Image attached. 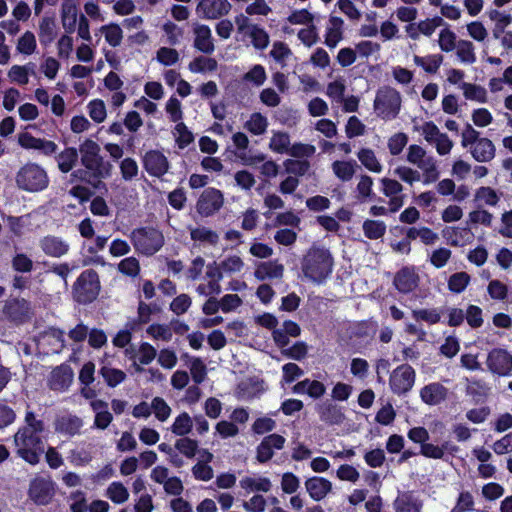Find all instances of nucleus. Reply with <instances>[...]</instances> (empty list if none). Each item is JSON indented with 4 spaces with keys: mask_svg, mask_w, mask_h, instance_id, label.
Returning a JSON list of instances; mask_svg holds the SVG:
<instances>
[{
    "mask_svg": "<svg viewBox=\"0 0 512 512\" xmlns=\"http://www.w3.org/2000/svg\"><path fill=\"white\" fill-rule=\"evenodd\" d=\"M44 431V423L37 419L32 411L25 415V426L20 428L14 436L16 452L19 457L35 465L39 462L43 452V443L39 436Z\"/></svg>",
    "mask_w": 512,
    "mask_h": 512,
    "instance_id": "1",
    "label": "nucleus"
},
{
    "mask_svg": "<svg viewBox=\"0 0 512 512\" xmlns=\"http://www.w3.org/2000/svg\"><path fill=\"white\" fill-rule=\"evenodd\" d=\"M334 260L324 247L312 246L304 255L301 269L304 276L317 284L323 283L332 273Z\"/></svg>",
    "mask_w": 512,
    "mask_h": 512,
    "instance_id": "2",
    "label": "nucleus"
},
{
    "mask_svg": "<svg viewBox=\"0 0 512 512\" xmlns=\"http://www.w3.org/2000/svg\"><path fill=\"white\" fill-rule=\"evenodd\" d=\"M402 107V95L393 87H380L375 94L373 110L376 116L384 121L398 117Z\"/></svg>",
    "mask_w": 512,
    "mask_h": 512,
    "instance_id": "3",
    "label": "nucleus"
},
{
    "mask_svg": "<svg viewBox=\"0 0 512 512\" xmlns=\"http://www.w3.org/2000/svg\"><path fill=\"white\" fill-rule=\"evenodd\" d=\"M82 165L95 177L107 178L111 174L112 165L103 160L100 146L91 139H85L79 146Z\"/></svg>",
    "mask_w": 512,
    "mask_h": 512,
    "instance_id": "4",
    "label": "nucleus"
},
{
    "mask_svg": "<svg viewBox=\"0 0 512 512\" xmlns=\"http://www.w3.org/2000/svg\"><path fill=\"white\" fill-rule=\"evenodd\" d=\"M406 161L423 172L424 185H429L439 179L440 172L436 159L428 155L422 146L417 144L410 145L407 149Z\"/></svg>",
    "mask_w": 512,
    "mask_h": 512,
    "instance_id": "5",
    "label": "nucleus"
},
{
    "mask_svg": "<svg viewBox=\"0 0 512 512\" xmlns=\"http://www.w3.org/2000/svg\"><path fill=\"white\" fill-rule=\"evenodd\" d=\"M16 182L25 191L38 192L48 186L49 179L46 171L40 165L28 163L18 171Z\"/></svg>",
    "mask_w": 512,
    "mask_h": 512,
    "instance_id": "6",
    "label": "nucleus"
},
{
    "mask_svg": "<svg viewBox=\"0 0 512 512\" xmlns=\"http://www.w3.org/2000/svg\"><path fill=\"white\" fill-rule=\"evenodd\" d=\"M131 241L136 251L144 255H153L163 246L164 236L154 228H139L132 231Z\"/></svg>",
    "mask_w": 512,
    "mask_h": 512,
    "instance_id": "7",
    "label": "nucleus"
},
{
    "mask_svg": "<svg viewBox=\"0 0 512 512\" xmlns=\"http://www.w3.org/2000/svg\"><path fill=\"white\" fill-rule=\"evenodd\" d=\"M100 291V281L98 274L88 269L83 271L77 278L73 287V295L79 303H90L95 300Z\"/></svg>",
    "mask_w": 512,
    "mask_h": 512,
    "instance_id": "8",
    "label": "nucleus"
},
{
    "mask_svg": "<svg viewBox=\"0 0 512 512\" xmlns=\"http://www.w3.org/2000/svg\"><path fill=\"white\" fill-rule=\"evenodd\" d=\"M414 129L436 149L438 155L445 156L451 152L454 146L453 141L446 133L441 132L433 121H426L420 126H415Z\"/></svg>",
    "mask_w": 512,
    "mask_h": 512,
    "instance_id": "9",
    "label": "nucleus"
},
{
    "mask_svg": "<svg viewBox=\"0 0 512 512\" xmlns=\"http://www.w3.org/2000/svg\"><path fill=\"white\" fill-rule=\"evenodd\" d=\"M415 380L416 372L414 368L408 364H401L391 372L389 386L394 394L401 396L407 394L413 388Z\"/></svg>",
    "mask_w": 512,
    "mask_h": 512,
    "instance_id": "10",
    "label": "nucleus"
},
{
    "mask_svg": "<svg viewBox=\"0 0 512 512\" xmlns=\"http://www.w3.org/2000/svg\"><path fill=\"white\" fill-rule=\"evenodd\" d=\"M224 204V196L222 192L216 188L205 189L196 204L197 212L204 216L209 217L219 211Z\"/></svg>",
    "mask_w": 512,
    "mask_h": 512,
    "instance_id": "11",
    "label": "nucleus"
},
{
    "mask_svg": "<svg viewBox=\"0 0 512 512\" xmlns=\"http://www.w3.org/2000/svg\"><path fill=\"white\" fill-rule=\"evenodd\" d=\"M235 22L238 31L247 35L256 49L263 50L269 45V35L262 27L251 24L245 16L236 17Z\"/></svg>",
    "mask_w": 512,
    "mask_h": 512,
    "instance_id": "12",
    "label": "nucleus"
},
{
    "mask_svg": "<svg viewBox=\"0 0 512 512\" xmlns=\"http://www.w3.org/2000/svg\"><path fill=\"white\" fill-rule=\"evenodd\" d=\"M231 8L228 0H199L195 12L201 19L216 20L227 15Z\"/></svg>",
    "mask_w": 512,
    "mask_h": 512,
    "instance_id": "13",
    "label": "nucleus"
},
{
    "mask_svg": "<svg viewBox=\"0 0 512 512\" xmlns=\"http://www.w3.org/2000/svg\"><path fill=\"white\" fill-rule=\"evenodd\" d=\"M486 364L492 373L499 376L512 375V355L505 349L496 348L491 350Z\"/></svg>",
    "mask_w": 512,
    "mask_h": 512,
    "instance_id": "14",
    "label": "nucleus"
},
{
    "mask_svg": "<svg viewBox=\"0 0 512 512\" xmlns=\"http://www.w3.org/2000/svg\"><path fill=\"white\" fill-rule=\"evenodd\" d=\"M55 494L54 483L48 478H36L30 483L29 497L37 505H47Z\"/></svg>",
    "mask_w": 512,
    "mask_h": 512,
    "instance_id": "15",
    "label": "nucleus"
},
{
    "mask_svg": "<svg viewBox=\"0 0 512 512\" xmlns=\"http://www.w3.org/2000/svg\"><path fill=\"white\" fill-rule=\"evenodd\" d=\"M143 166L151 176L161 177L169 170L167 157L158 150H150L143 157Z\"/></svg>",
    "mask_w": 512,
    "mask_h": 512,
    "instance_id": "16",
    "label": "nucleus"
},
{
    "mask_svg": "<svg viewBox=\"0 0 512 512\" xmlns=\"http://www.w3.org/2000/svg\"><path fill=\"white\" fill-rule=\"evenodd\" d=\"M192 31L194 35V48L205 54L213 53L215 45L210 27L208 25L195 22L192 23Z\"/></svg>",
    "mask_w": 512,
    "mask_h": 512,
    "instance_id": "17",
    "label": "nucleus"
},
{
    "mask_svg": "<svg viewBox=\"0 0 512 512\" xmlns=\"http://www.w3.org/2000/svg\"><path fill=\"white\" fill-rule=\"evenodd\" d=\"M207 281L200 283L196 287V293L203 297H215L222 291L220 280L221 273L214 265H208L206 270Z\"/></svg>",
    "mask_w": 512,
    "mask_h": 512,
    "instance_id": "18",
    "label": "nucleus"
},
{
    "mask_svg": "<svg viewBox=\"0 0 512 512\" xmlns=\"http://www.w3.org/2000/svg\"><path fill=\"white\" fill-rule=\"evenodd\" d=\"M73 378L72 368L68 365H60L51 371L48 378V386L54 391L64 392L72 384Z\"/></svg>",
    "mask_w": 512,
    "mask_h": 512,
    "instance_id": "19",
    "label": "nucleus"
},
{
    "mask_svg": "<svg viewBox=\"0 0 512 512\" xmlns=\"http://www.w3.org/2000/svg\"><path fill=\"white\" fill-rule=\"evenodd\" d=\"M419 280L415 267H404L396 273L393 283L399 292L406 294L418 287Z\"/></svg>",
    "mask_w": 512,
    "mask_h": 512,
    "instance_id": "20",
    "label": "nucleus"
},
{
    "mask_svg": "<svg viewBox=\"0 0 512 512\" xmlns=\"http://www.w3.org/2000/svg\"><path fill=\"white\" fill-rule=\"evenodd\" d=\"M422 499L413 491L399 492L393 501V509L395 512H422Z\"/></svg>",
    "mask_w": 512,
    "mask_h": 512,
    "instance_id": "21",
    "label": "nucleus"
},
{
    "mask_svg": "<svg viewBox=\"0 0 512 512\" xmlns=\"http://www.w3.org/2000/svg\"><path fill=\"white\" fill-rule=\"evenodd\" d=\"M419 396L426 405L436 406L447 399L448 389L439 382H432L420 389Z\"/></svg>",
    "mask_w": 512,
    "mask_h": 512,
    "instance_id": "22",
    "label": "nucleus"
},
{
    "mask_svg": "<svg viewBox=\"0 0 512 512\" xmlns=\"http://www.w3.org/2000/svg\"><path fill=\"white\" fill-rule=\"evenodd\" d=\"M239 486L246 494L268 493L272 489V482L266 476L252 474L243 476L239 481Z\"/></svg>",
    "mask_w": 512,
    "mask_h": 512,
    "instance_id": "23",
    "label": "nucleus"
},
{
    "mask_svg": "<svg viewBox=\"0 0 512 512\" xmlns=\"http://www.w3.org/2000/svg\"><path fill=\"white\" fill-rule=\"evenodd\" d=\"M18 143L24 149L39 150L45 155H52L57 150V145L53 141L34 137L27 132L19 134Z\"/></svg>",
    "mask_w": 512,
    "mask_h": 512,
    "instance_id": "24",
    "label": "nucleus"
},
{
    "mask_svg": "<svg viewBox=\"0 0 512 512\" xmlns=\"http://www.w3.org/2000/svg\"><path fill=\"white\" fill-rule=\"evenodd\" d=\"M344 33V21L337 16H330L325 27L324 43L330 49H334L342 40Z\"/></svg>",
    "mask_w": 512,
    "mask_h": 512,
    "instance_id": "25",
    "label": "nucleus"
},
{
    "mask_svg": "<svg viewBox=\"0 0 512 512\" xmlns=\"http://www.w3.org/2000/svg\"><path fill=\"white\" fill-rule=\"evenodd\" d=\"M54 427L56 432L72 437L80 433L83 421L76 415L63 414L56 418Z\"/></svg>",
    "mask_w": 512,
    "mask_h": 512,
    "instance_id": "26",
    "label": "nucleus"
},
{
    "mask_svg": "<svg viewBox=\"0 0 512 512\" xmlns=\"http://www.w3.org/2000/svg\"><path fill=\"white\" fill-rule=\"evenodd\" d=\"M305 489L314 501L323 500L331 491L332 483L323 477H311L305 481Z\"/></svg>",
    "mask_w": 512,
    "mask_h": 512,
    "instance_id": "27",
    "label": "nucleus"
},
{
    "mask_svg": "<svg viewBox=\"0 0 512 512\" xmlns=\"http://www.w3.org/2000/svg\"><path fill=\"white\" fill-rule=\"evenodd\" d=\"M42 251L50 257L59 258L69 250V244L60 237L47 235L39 240Z\"/></svg>",
    "mask_w": 512,
    "mask_h": 512,
    "instance_id": "28",
    "label": "nucleus"
},
{
    "mask_svg": "<svg viewBox=\"0 0 512 512\" xmlns=\"http://www.w3.org/2000/svg\"><path fill=\"white\" fill-rule=\"evenodd\" d=\"M94 458L93 445L85 442L78 443L69 451L68 461L76 467L87 466Z\"/></svg>",
    "mask_w": 512,
    "mask_h": 512,
    "instance_id": "29",
    "label": "nucleus"
},
{
    "mask_svg": "<svg viewBox=\"0 0 512 512\" xmlns=\"http://www.w3.org/2000/svg\"><path fill=\"white\" fill-rule=\"evenodd\" d=\"M30 303L25 299L6 301L3 312L12 321H23L30 314Z\"/></svg>",
    "mask_w": 512,
    "mask_h": 512,
    "instance_id": "30",
    "label": "nucleus"
},
{
    "mask_svg": "<svg viewBox=\"0 0 512 512\" xmlns=\"http://www.w3.org/2000/svg\"><path fill=\"white\" fill-rule=\"evenodd\" d=\"M284 274V266L277 260L259 263L254 271V276L260 280L281 279Z\"/></svg>",
    "mask_w": 512,
    "mask_h": 512,
    "instance_id": "31",
    "label": "nucleus"
},
{
    "mask_svg": "<svg viewBox=\"0 0 512 512\" xmlns=\"http://www.w3.org/2000/svg\"><path fill=\"white\" fill-rule=\"evenodd\" d=\"M469 153L477 162L485 163L494 159L496 148L490 139L482 137L474 146L470 148Z\"/></svg>",
    "mask_w": 512,
    "mask_h": 512,
    "instance_id": "32",
    "label": "nucleus"
},
{
    "mask_svg": "<svg viewBox=\"0 0 512 512\" xmlns=\"http://www.w3.org/2000/svg\"><path fill=\"white\" fill-rule=\"evenodd\" d=\"M292 391L295 394H306L311 398L318 399L325 394L326 386L318 380H311L309 378H306L296 383L293 386Z\"/></svg>",
    "mask_w": 512,
    "mask_h": 512,
    "instance_id": "33",
    "label": "nucleus"
},
{
    "mask_svg": "<svg viewBox=\"0 0 512 512\" xmlns=\"http://www.w3.org/2000/svg\"><path fill=\"white\" fill-rule=\"evenodd\" d=\"M78 18V8L75 0H64L61 8V23L67 33H72L76 29Z\"/></svg>",
    "mask_w": 512,
    "mask_h": 512,
    "instance_id": "34",
    "label": "nucleus"
},
{
    "mask_svg": "<svg viewBox=\"0 0 512 512\" xmlns=\"http://www.w3.org/2000/svg\"><path fill=\"white\" fill-rule=\"evenodd\" d=\"M189 232L191 239L198 245L215 246L219 241V235L205 226L190 227Z\"/></svg>",
    "mask_w": 512,
    "mask_h": 512,
    "instance_id": "35",
    "label": "nucleus"
},
{
    "mask_svg": "<svg viewBox=\"0 0 512 512\" xmlns=\"http://www.w3.org/2000/svg\"><path fill=\"white\" fill-rule=\"evenodd\" d=\"M333 174L342 182H348L353 179L358 164L355 160H336L331 164Z\"/></svg>",
    "mask_w": 512,
    "mask_h": 512,
    "instance_id": "36",
    "label": "nucleus"
},
{
    "mask_svg": "<svg viewBox=\"0 0 512 512\" xmlns=\"http://www.w3.org/2000/svg\"><path fill=\"white\" fill-rule=\"evenodd\" d=\"M268 126V118L260 112L251 113L243 124L244 129L254 136L264 135Z\"/></svg>",
    "mask_w": 512,
    "mask_h": 512,
    "instance_id": "37",
    "label": "nucleus"
},
{
    "mask_svg": "<svg viewBox=\"0 0 512 512\" xmlns=\"http://www.w3.org/2000/svg\"><path fill=\"white\" fill-rule=\"evenodd\" d=\"M461 90L463 96L468 101H473L479 104L488 102V92L485 87L475 83H462Z\"/></svg>",
    "mask_w": 512,
    "mask_h": 512,
    "instance_id": "38",
    "label": "nucleus"
},
{
    "mask_svg": "<svg viewBox=\"0 0 512 512\" xmlns=\"http://www.w3.org/2000/svg\"><path fill=\"white\" fill-rule=\"evenodd\" d=\"M219 272L221 273V279L223 275H232L240 273L244 267L245 263L242 258L238 255H229L225 257L223 260L219 262V264H213Z\"/></svg>",
    "mask_w": 512,
    "mask_h": 512,
    "instance_id": "39",
    "label": "nucleus"
},
{
    "mask_svg": "<svg viewBox=\"0 0 512 512\" xmlns=\"http://www.w3.org/2000/svg\"><path fill=\"white\" fill-rule=\"evenodd\" d=\"M457 450L458 447L449 442H445L440 446L426 442L421 446L420 453L426 458L443 459L446 451L453 453Z\"/></svg>",
    "mask_w": 512,
    "mask_h": 512,
    "instance_id": "40",
    "label": "nucleus"
},
{
    "mask_svg": "<svg viewBox=\"0 0 512 512\" xmlns=\"http://www.w3.org/2000/svg\"><path fill=\"white\" fill-rule=\"evenodd\" d=\"M357 158L360 163L370 172L379 174L383 171V165L376 156L374 150L370 148H361L357 152Z\"/></svg>",
    "mask_w": 512,
    "mask_h": 512,
    "instance_id": "41",
    "label": "nucleus"
},
{
    "mask_svg": "<svg viewBox=\"0 0 512 512\" xmlns=\"http://www.w3.org/2000/svg\"><path fill=\"white\" fill-rule=\"evenodd\" d=\"M458 60L462 64L471 65L477 60L475 45L467 39H459L457 47L454 49Z\"/></svg>",
    "mask_w": 512,
    "mask_h": 512,
    "instance_id": "42",
    "label": "nucleus"
},
{
    "mask_svg": "<svg viewBox=\"0 0 512 512\" xmlns=\"http://www.w3.org/2000/svg\"><path fill=\"white\" fill-rule=\"evenodd\" d=\"M157 356L156 349L149 343L143 342L140 344L136 359L133 363V367L136 372H142L144 369L141 367V365H148L150 364Z\"/></svg>",
    "mask_w": 512,
    "mask_h": 512,
    "instance_id": "43",
    "label": "nucleus"
},
{
    "mask_svg": "<svg viewBox=\"0 0 512 512\" xmlns=\"http://www.w3.org/2000/svg\"><path fill=\"white\" fill-rule=\"evenodd\" d=\"M56 23L51 17H43L39 22L38 37L44 46L50 45L56 38Z\"/></svg>",
    "mask_w": 512,
    "mask_h": 512,
    "instance_id": "44",
    "label": "nucleus"
},
{
    "mask_svg": "<svg viewBox=\"0 0 512 512\" xmlns=\"http://www.w3.org/2000/svg\"><path fill=\"white\" fill-rule=\"evenodd\" d=\"M413 61L415 65L421 67L425 72L435 74L443 63V56L441 54L414 55Z\"/></svg>",
    "mask_w": 512,
    "mask_h": 512,
    "instance_id": "45",
    "label": "nucleus"
},
{
    "mask_svg": "<svg viewBox=\"0 0 512 512\" xmlns=\"http://www.w3.org/2000/svg\"><path fill=\"white\" fill-rule=\"evenodd\" d=\"M291 147L290 136L286 132L273 131L269 141V148L279 154H288Z\"/></svg>",
    "mask_w": 512,
    "mask_h": 512,
    "instance_id": "46",
    "label": "nucleus"
},
{
    "mask_svg": "<svg viewBox=\"0 0 512 512\" xmlns=\"http://www.w3.org/2000/svg\"><path fill=\"white\" fill-rule=\"evenodd\" d=\"M317 410L320 419L329 424H338L344 418L341 410L331 403H322L318 406Z\"/></svg>",
    "mask_w": 512,
    "mask_h": 512,
    "instance_id": "47",
    "label": "nucleus"
},
{
    "mask_svg": "<svg viewBox=\"0 0 512 512\" xmlns=\"http://www.w3.org/2000/svg\"><path fill=\"white\" fill-rule=\"evenodd\" d=\"M269 55L281 67H285L288 61L292 58L293 52L286 43L282 41H275L272 44Z\"/></svg>",
    "mask_w": 512,
    "mask_h": 512,
    "instance_id": "48",
    "label": "nucleus"
},
{
    "mask_svg": "<svg viewBox=\"0 0 512 512\" xmlns=\"http://www.w3.org/2000/svg\"><path fill=\"white\" fill-rule=\"evenodd\" d=\"M58 168L63 173H68L73 169L78 160V151L74 147L64 149L56 157Z\"/></svg>",
    "mask_w": 512,
    "mask_h": 512,
    "instance_id": "49",
    "label": "nucleus"
},
{
    "mask_svg": "<svg viewBox=\"0 0 512 512\" xmlns=\"http://www.w3.org/2000/svg\"><path fill=\"white\" fill-rule=\"evenodd\" d=\"M193 428V418L187 413L182 412L174 419L170 430L176 436H186Z\"/></svg>",
    "mask_w": 512,
    "mask_h": 512,
    "instance_id": "50",
    "label": "nucleus"
},
{
    "mask_svg": "<svg viewBox=\"0 0 512 512\" xmlns=\"http://www.w3.org/2000/svg\"><path fill=\"white\" fill-rule=\"evenodd\" d=\"M387 226L383 221L366 219L362 224V230L370 240H378L386 233Z\"/></svg>",
    "mask_w": 512,
    "mask_h": 512,
    "instance_id": "51",
    "label": "nucleus"
},
{
    "mask_svg": "<svg viewBox=\"0 0 512 512\" xmlns=\"http://www.w3.org/2000/svg\"><path fill=\"white\" fill-rule=\"evenodd\" d=\"M456 33L448 25L442 28L438 35V45L442 52L449 53L454 51L458 44Z\"/></svg>",
    "mask_w": 512,
    "mask_h": 512,
    "instance_id": "52",
    "label": "nucleus"
},
{
    "mask_svg": "<svg viewBox=\"0 0 512 512\" xmlns=\"http://www.w3.org/2000/svg\"><path fill=\"white\" fill-rule=\"evenodd\" d=\"M37 50V40L33 32H24L17 40L16 51L19 54L30 56Z\"/></svg>",
    "mask_w": 512,
    "mask_h": 512,
    "instance_id": "53",
    "label": "nucleus"
},
{
    "mask_svg": "<svg viewBox=\"0 0 512 512\" xmlns=\"http://www.w3.org/2000/svg\"><path fill=\"white\" fill-rule=\"evenodd\" d=\"M105 495L115 504H123L129 499V491L123 483L114 481L109 484Z\"/></svg>",
    "mask_w": 512,
    "mask_h": 512,
    "instance_id": "54",
    "label": "nucleus"
},
{
    "mask_svg": "<svg viewBox=\"0 0 512 512\" xmlns=\"http://www.w3.org/2000/svg\"><path fill=\"white\" fill-rule=\"evenodd\" d=\"M393 174L409 185H413L419 181L423 182V172L406 165L397 166L394 169Z\"/></svg>",
    "mask_w": 512,
    "mask_h": 512,
    "instance_id": "55",
    "label": "nucleus"
},
{
    "mask_svg": "<svg viewBox=\"0 0 512 512\" xmlns=\"http://www.w3.org/2000/svg\"><path fill=\"white\" fill-rule=\"evenodd\" d=\"M501 194L489 186L479 187L475 191V201L488 206H496L500 201Z\"/></svg>",
    "mask_w": 512,
    "mask_h": 512,
    "instance_id": "56",
    "label": "nucleus"
},
{
    "mask_svg": "<svg viewBox=\"0 0 512 512\" xmlns=\"http://www.w3.org/2000/svg\"><path fill=\"white\" fill-rule=\"evenodd\" d=\"M99 31L104 35L106 42L111 47H117L123 39V31L116 23H110L100 27Z\"/></svg>",
    "mask_w": 512,
    "mask_h": 512,
    "instance_id": "57",
    "label": "nucleus"
},
{
    "mask_svg": "<svg viewBox=\"0 0 512 512\" xmlns=\"http://www.w3.org/2000/svg\"><path fill=\"white\" fill-rule=\"evenodd\" d=\"M99 372L106 384L111 388L116 387L126 379V374L124 371L110 367L108 365L102 366Z\"/></svg>",
    "mask_w": 512,
    "mask_h": 512,
    "instance_id": "58",
    "label": "nucleus"
},
{
    "mask_svg": "<svg viewBox=\"0 0 512 512\" xmlns=\"http://www.w3.org/2000/svg\"><path fill=\"white\" fill-rule=\"evenodd\" d=\"M262 391L261 384L257 381H242L237 388V396L241 400H250L258 396Z\"/></svg>",
    "mask_w": 512,
    "mask_h": 512,
    "instance_id": "59",
    "label": "nucleus"
},
{
    "mask_svg": "<svg viewBox=\"0 0 512 512\" xmlns=\"http://www.w3.org/2000/svg\"><path fill=\"white\" fill-rule=\"evenodd\" d=\"M217 66L215 59L199 56L189 63L188 68L192 73H206L215 71Z\"/></svg>",
    "mask_w": 512,
    "mask_h": 512,
    "instance_id": "60",
    "label": "nucleus"
},
{
    "mask_svg": "<svg viewBox=\"0 0 512 512\" xmlns=\"http://www.w3.org/2000/svg\"><path fill=\"white\" fill-rule=\"evenodd\" d=\"M175 449L183 456L192 459L198 451V442L195 439L181 436L175 441Z\"/></svg>",
    "mask_w": 512,
    "mask_h": 512,
    "instance_id": "61",
    "label": "nucleus"
},
{
    "mask_svg": "<svg viewBox=\"0 0 512 512\" xmlns=\"http://www.w3.org/2000/svg\"><path fill=\"white\" fill-rule=\"evenodd\" d=\"M408 140V135L404 132H397L391 135L387 140V148L390 155L398 156L401 154L408 144Z\"/></svg>",
    "mask_w": 512,
    "mask_h": 512,
    "instance_id": "62",
    "label": "nucleus"
},
{
    "mask_svg": "<svg viewBox=\"0 0 512 512\" xmlns=\"http://www.w3.org/2000/svg\"><path fill=\"white\" fill-rule=\"evenodd\" d=\"M172 409L161 397H154L151 401V414L160 422H165L171 416Z\"/></svg>",
    "mask_w": 512,
    "mask_h": 512,
    "instance_id": "63",
    "label": "nucleus"
},
{
    "mask_svg": "<svg viewBox=\"0 0 512 512\" xmlns=\"http://www.w3.org/2000/svg\"><path fill=\"white\" fill-rule=\"evenodd\" d=\"M267 79V74L265 68L256 64L252 66L248 72H246L243 76V80L247 83L252 84L253 86L260 87L264 84Z\"/></svg>",
    "mask_w": 512,
    "mask_h": 512,
    "instance_id": "64",
    "label": "nucleus"
}]
</instances>
